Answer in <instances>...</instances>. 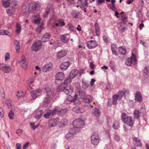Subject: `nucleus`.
Wrapping results in <instances>:
<instances>
[{
    "label": "nucleus",
    "mask_w": 149,
    "mask_h": 149,
    "mask_svg": "<svg viewBox=\"0 0 149 149\" xmlns=\"http://www.w3.org/2000/svg\"><path fill=\"white\" fill-rule=\"evenodd\" d=\"M46 91L44 95V102L45 103H47L49 101L52 95H53V90L48 86H46L44 88Z\"/></svg>",
    "instance_id": "obj_1"
},
{
    "label": "nucleus",
    "mask_w": 149,
    "mask_h": 149,
    "mask_svg": "<svg viewBox=\"0 0 149 149\" xmlns=\"http://www.w3.org/2000/svg\"><path fill=\"white\" fill-rule=\"evenodd\" d=\"M123 92L122 91H120L118 93L117 95L113 96V99L111 100H109L108 101V104L111 105L112 103L113 104H116L117 100H119L123 97Z\"/></svg>",
    "instance_id": "obj_2"
},
{
    "label": "nucleus",
    "mask_w": 149,
    "mask_h": 149,
    "mask_svg": "<svg viewBox=\"0 0 149 149\" xmlns=\"http://www.w3.org/2000/svg\"><path fill=\"white\" fill-rule=\"evenodd\" d=\"M122 119L124 123L129 126H132L133 125L134 122L132 120V118L128 116L126 113H122Z\"/></svg>",
    "instance_id": "obj_3"
},
{
    "label": "nucleus",
    "mask_w": 149,
    "mask_h": 149,
    "mask_svg": "<svg viewBox=\"0 0 149 149\" xmlns=\"http://www.w3.org/2000/svg\"><path fill=\"white\" fill-rule=\"evenodd\" d=\"M40 7L39 4L34 2L28 5L27 10L29 13H32L35 10Z\"/></svg>",
    "instance_id": "obj_4"
},
{
    "label": "nucleus",
    "mask_w": 149,
    "mask_h": 149,
    "mask_svg": "<svg viewBox=\"0 0 149 149\" xmlns=\"http://www.w3.org/2000/svg\"><path fill=\"white\" fill-rule=\"evenodd\" d=\"M42 43L41 41L37 40L34 42L31 47V49L35 52L39 51L41 48Z\"/></svg>",
    "instance_id": "obj_5"
},
{
    "label": "nucleus",
    "mask_w": 149,
    "mask_h": 149,
    "mask_svg": "<svg viewBox=\"0 0 149 149\" xmlns=\"http://www.w3.org/2000/svg\"><path fill=\"white\" fill-rule=\"evenodd\" d=\"M42 90L39 88H37L33 90L31 92V95L33 99H36L38 96H40L42 93Z\"/></svg>",
    "instance_id": "obj_6"
},
{
    "label": "nucleus",
    "mask_w": 149,
    "mask_h": 149,
    "mask_svg": "<svg viewBox=\"0 0 149 149\" xmlns=\"http://www.w3.org/2000/svg\"><path fill=\"white\" fill-rule=\"evenodd\" d=\"M20 65L21 67L24 69H26L27 67V59L25 56L22 55L20 58Z\"/></svg>",
    "instance_id": "obj_7"
},
{
    "label": "nucleus",
    "mask_w": 149,
    "mask_h": 149,
    "mask_svg": "<svg viewBox=\"0 0 149 149\" xmlns=\"http://www.w3.org/2000/svg\"><path fill=\"white\" fill-rule=\"evenodd\" d=\"M32 21L35 24H39L40 22L41 18L39 13H34L32 16Z\"/></svg>",
    "instance_id": "obj_8"
},
{
    "label": "nucleus",
    "mask_w": 149,
    "mask_h": 149,
    "mask_svg": "<svg viewBox=\"0 0 149 149\" xmlns=\"http://www.w3.org/2000/svg\"><path fill=\"white\" fill-rule=\"evenodd\" d=\"M91 142L94 145H97L99 143V136L96 133H93L91 137Z\"/></svg>",
    "instance_id": "obj_9"
},
{
    "label": "nucleus",
    "mask_w": 149,
    "mask_h": 149,
    "mask_svg": "<svg viewBox=\"0 0 149 149\" xmlns=\"http://www.w3.org/2000/svg\"><path fill=\"white\" fill-rule=\"evenodd\" d=\"M84 123L81 119H77L74 121L73 123V125L75 128H79L84 124Z\"/></svg>",
    "instance_id": "obj_10"
},
{
    "label": "nucleus",
    "mask_w": 149,
    "mask_h": 149,
    "mask_svg": "<svg viewBox=\"0 0 149 149\" xmlns=\"http://www.w3.org/2000/svg\"><path fill=\"white\" fill-rule=\"evenodd\" d=\"M67 53L66 51L62 50L57 52L56 53V57L57 59H61L66 56Z\"/></svg>",
    "instance_id": "obj_11"
},
{
    "label": "nucleus",
    "mask_w": 149,
    "mask_h": 149,
    "mask_svg": "<svg viewBox=\"0 0 149 149\" xmlns=\"http://www.w3.org/2000/svg\"><path fill=\"white\" fill-rule=\"evenodd\" d=\"M52 67V64L49 63L45 64L42 68V70L44 72H47L51 70Z\"/></svg>",
    "instance_id": "obj_12"
},
{
    "label": "nucleus",
    "mask_w": 149,
    "mask_h": 149,
    "mask_svg": "<svg viewBox=\"0 0 149 149\" xmlns=\"http://www.w3.org/2000/svg\"><path fill=\"white\" fill-rule=\"evenodd\" d=\"M73 88L70 86H65L64 89V92L66 94H68L70 93L73 92Z\"/></svg>",
    "instance_id": "obj_13"
},
{
    "label": "nucleus",
    "mask_w": 149,
    "mask_h": 149,
    "mask_svg": "<svg viewBox=\"0 0 149 149\" xmlns=\"http://www.w3.org/2000/svg\"><path fill=\"white\" fill-rule=\"evenodd\" d=\"M70 36L68 34H65L62 36L61 39L62 41L65 43H67L70 40Z\"/></svg>",
    "instance_id": "obj_14"
},
{
    "label": "nucleus",
    "mask_w": 149,
    "mask_h": 149,
    "mask_svg": "<svg viewBox=\"0 0 149 149\" xmlns=\"http://www.w3.org/2000/svg\"><path fill=\"white\" fill-rule=\"evenodd\" d=\"M2 69L4 73H9L11 71L10 66L8 65L3 64L2 67Z\"/></svg>",
    "instance_id": "obj_15"
},
{
    "label": "nucleus",
    "mask_w": 149,
    "mask_h": 149,
    "mask_svg": "<svg viewBox=\"0 0 149 149\" xmlns=\"http://www.w3.org/2000/svg\"><path fill=\"white\" fill-rule=\"evenodd\" d=\"M64 74L63 72L57 73L55 75V79L58 80H62L64 78Z\"/></svg>",
    "instance_id": "obj_16"
},
{
    "label": "nucleus",
    "mask_w": 149,
    "mask_h": 149,
    "mask_svg": "<svg viewBox=\"0 0 149 149\" xmlns=\"http://www.w3.org/2000/svg\"><path fill=\"white\" fill-rule=\"evenodd\" d=\"M70 64L68 62H65L62 63L60 65V68L62 70H65L67 69L69 66Z\"/></svg>",
    "instance_id": "obj_17"
},
{
    "label": "nucleus",
    "mask_w": 149,
    "mask_h": 149,
    "mask_svg": "<svg viewBox=\"0 0 149 149\" xmlns=\"http://www.w3.org/2000/svg\"><path fill=\"white\" fill-rule=\"evenodd\" d=\"M75 133V132L74 129L70 130L69 132L66 135L65 137L67 139H70Z\"/></svg>",
    "instance_id": "obj_18"
},
{
    "label": "nucleus",
    "mask_w": 149,
    "mask_h": 149,
    "mask_svg": "<svg viewBox=\"0 0 149 149\" xmlns=\"http://www.w3.org/2000/svg\"><path fill=\"white\" fill-rule=\"evenodd\" d=\"M87 46L89 49L94 48L97 46V44L95 41L90 40L87 43Z\"/></svg>",
    "instance_id": "obj_19"
},
{
    "label": "nucleus",
    "mask_w": 149,
    "mask_h": 149,
    "mask_svg": "<svg viewBox=\"0 0 149 149\" xmlns=\"http://www.w3.org/2000/svg\"><path fill=\"white\" fill-rule=\"evenodd\" d=\"M135 100L138 102H141L142 101V97L140 92H137L135 96Z\"/></svg>",
    "instance_id": "obj_20"
},
{
    "label": "nucleus",
    "mask_w": 149,
    "mask_h": 149,
    "mask_svg": "<svg viewBox=\"0 0 149 149\" xmlns=\"http://www.w3.org/2000/svg\"><path fill=\"white\" fill-rule=\"evenodd\" d=\"M78 72V70H74L70 72L69 76L71 79H72L77 76Z\"/></svg>",
    "instance_id": "obj_21"
},
{
    "label": "nucleus",
    "mask_w": 149,
    "mask_h": 149,
    "mask_svg": "<svg viewBox=\"0 0 149 149\" xmlns=\"http://www.w3.org/2000/svg\"><path fill=\"white\" fill-rule=\"evenodd\" d=\"M50 38V34L49 33H46L42 38V40L43 42L48 41Z\"/></svg>",
    "instance_id": "obj_22"
},
{
    "label": "nucleus",
    "mask_w": 149,
    "mask_h": 149,
    "mask_svg": "<svg viewBox=\"0 0 149 149\" xmlns=\"http://www.w3.org/2000/svg\"><path fill=\"white\" fill-rule=\"evenodd\" d=\"M118 28L120 31L123 32L125 31L126 29L125 24L121 23H119L118 24Z\"/></svg>",
    "instance_id": "obj_23"
},
{
    "label": "nucleus",
    "mask_w": 149,
    "mask_h": 149,
    "mask_svg": "<svg viewBox=\"0 0 149 149\" xmlns=\"http://www.w3.org/2000/svg\"><path fill=\"white\" fill-rule=\"evenodd\" d=\"M95 26L96 34L97 36H99L100 35V33L99 25L98 24L96 23L95 24Z\"/></svg>",
    "instance_id": "obj_24"
},
{
    "label": "nucleus",
    "mask_w": 149,
    "mask_h": 149,
    "mask_svg": "<svg viewBox=\"0 0 149 149\" xmlns=\"http://www.w3.org/2000/svg\"><path fill=\"white\" fill-rule=\"evenodd\" d=\"M59 120L57 119H54L52 120V124H50L49 126L50 127H55L58 123Z\"/></svg>",
    "instance_id": "obj_25"
},
{
    "label": "nucleus",
    "mask_w": 149,
    "mask_h": 149,
    "mask_svg": "<svg viewBox=\"0 0 149 149\" xmlns=\"http://www.w3.org/2000/svg\"><path fill=\"white\" fill-rule=\"evenodd\" d=\"M2 1L3 6L5 7H7L10 5V0H2Z\"/></svg>",
    "instance_id": "obj_26"
},
{
    "label": "nucleus",
    "mask_w": 149,
    "mask_h": 149,
    "mask_svg": "<svg viewBox=\"0 0 149 149\" xmlns=\"http://www.w3.org/2000/svg\"><path fill=\"white\" fill-rule=\"evenodd\" d=\"M75 92H77V93L80 96L81 98H84L85 97V93L84 92L78 90H76Z\"/></svg>",
    "instance_id": "obj_27"
},
{
    "label": "nucleus",
    "mask_w": 149,
    "mask_h": 149,
    "mask_svg": "<svg viewBox=\"0 0 149 149\" xmlns=\"http://www.w3.org/2000/svg\"><path fill=\"white\" fill-rule=\"evenodd\" d=\"M42 114V110L38 111L36 113L35 118L37 120H39Z\"/></svg>",
    "instance_id": "obj_28"
},
{
    "label": "nucleus",
    "mask_w": 149,
    "mask_h": 149,
    "mask_svg": "<svg viewBox=\"0 0 149 149\" xmlns=\"http://www.w3.org/2000/svg\"><path fill=\"white\" fill-rule=\"evenodd\" d=\"M6 103L9 108H11L13 106V104L11 100L9 99H6Z\"/></svg>",
    "instance_id": "obj_29"
},
{
    "label": "nucleus",
    "mask_w": 149,
    "mask_h": 149,
    "mask_svg": "<svg viewBox=\"0 0 149 149\" xmlns=\"http://www.w3.org/2000/svg\"><path fill=\"white\" fill-rule=\"evenodd\" d=\"M119 52L122 55H124L126 53V50L123 47H119L118 48Z\"/></svg>",
    "instance_id": "obj_30"
},
{
    "label": "nucleus",
    "mask_w": 149,
    "mask_h": 149,
    "mask_svg": "<svg viewBox=\"0 0 149 149\" xmlns=\"http://www.w3.org/2000/svg\"><path fill=\"white\" fill-rule=\"evenodd\" d=\"M65 86L63 84H62L61 85H59L57 88L58 91H64V89L65 88Z\"/></svg>",
    "instance_id": "obj_31"
},
{
    "label": "nucleus",
    "mask_w": 149,
    "mask_h": 149,
    "mask_svg": "<svg viewBox=\"0 0 149 149\" xmlns=\"http://www.w3.org/2000/svg\"><path fill=\"white\" fill-rule=\"evenodd\" d=\"M92 99L93 97L90 95H88L85 99V100L86 102L90 103L92 101Z\"/></svg>",
    "instance_id": "obj_32"
},
{
    "label": "nucleus",
    "mask_w": 149,
    "mask_h": 149,
    "mask_svg": "<svg viewBox=\"0 0 149 149\" xmlns=\"http://www.w3.org/2000/svg\"><path fill=\"white\" fill-rule=\"evenodd\" d=\"M132 61V58H129L126 61L125 64L126 65L128 66H130L131 65Z\"/></svg>",
    "instance_id": "obj_33"
},
{
    "label": "nucleus",
    "mask_w": 149,
    "mask_h": 149,
    "mask_svg": "<svg viewBox=\"0 0 149 149\" xmlns=\"http://www.w3.org/2000/svg\"><path fill=\"white\" fill-rule=\"evenodd\" d=\"M93 114L94 116L96 117L99 116L100 114V112L98 110V109L97 108H95L94 109V111Z\"/></svg>",
    "instance_id": "obj_34"
},
{
    "label": "nucleus",
    "mask_w": 149,
    "mask_h": 149,
    "mask_svg": "<svg viewBox=\"0 0 149 149\" xmlns=\"http://www.w3.org/2000/svg\"><path fill=\"white\" fill-rule=\"evenodd\" d=\"M8 116L10 119L13 120L14 119V113L12 111H10L9 113Z\"/></svg>",
    "instance_id": "obj_35"
},
{
    "label": "nucleus",
    "mask_w": 149,
    "mask_h": 149,
    "mask_svg": "<svg viewBox=\"0 0 149 149\" xmlns=\"http://www.w3.org/2000/svg\"><path fill=\"white\" fill-rule=\"evenodd\" d=\"M15 11V9L13 7L10 8L7 11L9 15L14 13Z\"/></svg>",
    "instance_id": "obj_36"
},
{
    "label": "nucleus",
    "mask_w": 149,
    "mask_h": 149,
    "mask_svg": "<svg viewBox=\"0 0 149 149\" xmlns=\"http://www.w3.org/2000/svg\"><path fill=\"white\" fill-rule=\"evenodd\" d=\"M24 95V93L22 91H18L16 94V96L18 97H21L23 96Z\"/></svg>",
    "instance_id": "obj_37"
},
{
    "label": "nucleus",
    "mask_w": 149,
    "mask_h": 149,
    "mask_svg": "<svg viewBox=\"0 0 149 149\" xmlns=\"http://www.w3.org/2000/svg\"><path fill=\"white\" fill-rule=\"evenodd\" d=\"M16 28V32L17 33L19 34L20 32L21 29L20 25L19 23H17V24Z\"/></svg>",
    "instance_id": "obj_38"
},
{
    "label": "nucleus",
    "mask_w": 149,
    "mask_h": 149,
    "mask_svg": "<svg viewBox=\"0 0 149 149\" xmlns=\"http://www.w3.org/2000/svg\"><path fill=\"white\" fill-rule=\"evenodd\" d=\"M76 111L77 113H81L84 112V110L82 108L79 107L76 109Z\"/></svg>",
    "instance_id": "obj_39"
},
{
    "label": "nucleus",
    "mask_w": 149,
    "mask_h": 149,
    "mask_svg": "<svg viewBox=\"0 0 149 149\" xmlns=\"http://www.w3.org/2000/svg\"><path fill=\"white\" fill-rule=\"evenodd\" d=\"M108 6L109 8L111 9L114 11H116V8L115 7L114 5L109 4L108 5Z\"/></svg>",
    "instance_id": "obj_40"
},
{
    "label": "nucleus",
    "mask_w": 149,
    "mask_h": 149,
    "mask_svg": "<svg viewBox=\"0 0 149 149\" xmlns=\"http://www.w3.org/2000/svg\"><path fill=\"white\" fill-rule=\"evenodd\" d=\"M34 79L33 78L29 79L26 80V83L29 84H32L34 81Z\"/></svg>",
    "instance_id": "obj_41"
},
{
    "label": "nucleus",
    "mask_w": 149,
    "mask_h": 149,
    "mask_svg": "<svg viewBox=\"0 0 149 149\" xmlns=\"http://www.w3.org/2000/svg\"><path fill=\"white\" fill-rule=\"evenodd\" d=\"M71 79V78L69 76L68 78L66 79L64 81V83H63L64 84H67L68 83H70L71 81V79Z\"/></svg>",
    "instance_id": "obj_42"
},
{
    "label": "nucleus",
    "mask_w": 149,
    "mask_h": 149,
    "mask_svg": "<svg viewBox=\"0 0 149 149\" xmlns=\"http://www.w3.org/2000/svg\"><path fill=\"white\" fill-rule=\"evenodd\" d=\"M76 94L74 96V97H72V101L73 102H75L76 101L78 100L77 96L78 95V94L77 93V92H75Z\"/></svg>",
    "instance_id": "obj_43"
},
{
    "label": "nucleus",
    "mask_w": 149,
    "mask_h": 149,
    "mask_svg": "<svg viewBox=\"0 0 149 149\" xmlns=\"http://www.w3.org/2000/svg\"><path fill=\"white\" fill-rule=\"evenodd\" d=\"M82 85L84 88H87L88 87L89 84L88 83L84 81H82Z\"/></svg>",
    "instance_id": "obj_44"
},
{
    "label": "nucleus",
    "mask_w": 149,
    "mask_h": 149,
    "mask_svg": "<svg viewBox=\"0 0 149 149\" xmlns=\"http://www.w3.org/2000/svg\"><path fill=\"white\" fill-rule=\"evenodd\" d=\"M136 56V55H134V54H132L130 58H132V61H133L135 63H136L137 61Z\"/></svg>",
    "instance_id": "obj_45"
},
{
    "label": "nucleus",
    "mask_w": 149,
    "mask_h": 149,
    "mask_svg": "<svg viewBox=\"0 0 149 149\" xmlns=\"http://www.w3.org/2000/svg\"><path fill=\"white\" fill-rule=\"evenodd\" d=\"M134 115L135 117L138 118L139 116V112L138 110H135L134 112Z\"/></svg>",
    "instance_id": "obj_46"
},
{
    "label": "nucleus",
    "mask_w": 149,
    "mask_h": 149,
    "mask_svg": "<svg viewBox=\"0 0 149 149\" xmlns=\"http://www.w3.org/2000/svg\"><path fill=\"white\" fill-rule=\"evenodd\" d=\"M10 54L9 53H7L6 54L5 56V60L7 61L10 58Z\"/></svg>",
    "instance_id": "obj_47"
},
{
    "label": "nucleus",
    "mask_w": 149,
    "mask_h": 149,
    "mask_svg": "<svg viewBox=\"0 0 149 149\" xmlns=\"http://www.w3.org/2000/svg\"><path fill=\"white\" fill-rule=\"evenodd\" d=\"M51 114V111H49L47 112L46 114H44V117L45 118H49V116Z\"/></svg>",
    "instance_id": "obj_48"
},
{
    "label": "nucleus",
    "mask_w": 149,
    "mask_h": 149,
    "mask_svg": "<svg viewBox=\"0 0 149 149\" xmlns=\"http://www.w3.org/2000/svg\"><path fill=\"white\" fill-rule=\"evenodd\" d=\"M30 125L31 126V129L33 130H35L38 127V125H35L34 123H31Z\"/></svg>",
    "instance_id": "obj_49"
},
{
    "label": "nucleus",
    "mask_w": 149,
    "mask_h": 149,
    "mask_svg": "<svg viewBox=\"0 0 149 149\" xmlns=\"http://www.w3.org/2000/svg\"><path fill=\"white\" fill-rule=\"evenodd\" d=\"M67 100L68 101L70 102H73L72 96L70 95H68L67 98Z\"/></svg>",
    "instance_id": "obj_50"
},
{
    "label": "nucleus",
    "mask_w": 149,
    "mask_h": 149,
    "mask_svg": "<svg viewBox=\"0 0 149 149\" xmlns=\"http://www.w3.org/2000/svg\"><path fill=\"white\" fill-rule=\"evenodd\" d=\"M22 130L21 129H19L17 130L16 133L17 134L18 136L21 135L22 133Z\"/></svg>",
    "instance_id": "obj_51"
},
{
    "label": "nucleus",
    "mask_w": 149,
    "mask_h": 149,
    "mask_svg": "<svg viewBox=\"0 0 149 149\" xmlns=\"http://www.w3.org/2000/svg\"><path fill=\"white\" fill-rule=\"evenodd\" d=\"M4 35H6L9 36H11V34L9 32L6 30H3Z\"/></svg>",
    "instance_id": "obj_52"
},
{
    "label": "nucleus",
    "mask_w": 149,
    "mask_h": 149,
    "mask_svg": "<svg viewBox=\"0 0 149 149\" xmlns=\"http://www.w3.org/2000/svg\"><path fill=\"white\" fill-rule=\"evenodd\" d=\"M68 3L69 5H71L74 3V0H67Z\"/></svg>",
    "instance_id": "obj_53"
},
{
    "label": "nucleus",
    "mask_w": 149,
    "mask_h": 149,
    "mask_svg": "<svg viewBox=\"0 0 149 149\" xmlns=\"http://www.w3.org/2000/svg\"><path fill=\"white\" fill-rule=\"evenodd\" d=\"M137 50L135 48H134L132 52V54H134L137 55Z\"/></svg>",
    "instance_id": "obj_54"
},
{
    "label": "nucleus",
    "mask_w": 149,
    "mask_h": 149,
    "mask_svg": "<svg viewBox=\"0 0 149 149\" xmlns=\"http://www.w3.org/2000/svg\"><path fill=\"white\" fill-rule=\"evenodd\" d=\"M30 143L29 142H27L23 146V149H27L29 146V145Z\"/></svg>",
    "instance_id": "obj_55"
},
{
    "label": "nucleus",
    "mask_w": 149,
    "mask_h": 149,
    "mask_svg": "<svg viewBox=\"0 0 149 149\" xmlns=\"http://www.w3.org/2000/svg\"><path fill=\"white\" fill-rule=\"evenodd\" d=\"M49 11H50V9L49 8H48L46 10V11H45V13L46 14H45L44 15V17H47L48 16V14L49 13Z\"/></svg>",
    "instance_id": "obj_56"
},
{
    "label": "nucleus",
    "mask_w": 149,
    "mask_h": 149,
    "mask_svg": "<svg viewBox=\"0 0 149 149\" xmlns=\"http://www.w3.org/2000/svg\"><path fill=\"white\" fill-rule=\"evenodd\" d=\"M0 116L1 118L3 117V113L2 109L0 107Z\"/></svg>",
    "instance_id": "obj_57"
},
{
    "label": "nucleus",
    "mask_w": 149,
    "mask_h": 149,
    "mask_svg": "<svg viewBox=\"0 0 149 149\" xmlns=\"http://www.w3.org/2000/svg\"><path fill=\"white\" fill-rule=\"evenodd\" d=\"M15 47L16 51V52L17 53H19L20 49V46H15Z\"/></svg>",
    "instance_id": "obj_58"
},
{
    "label": "nucleus",
    "mask_w": 149,
    "mask_h": 149,
    "mask_svg": "<svg viewBox=\"0 0 149 149\" xmlns=\"http://www.w3.org/2000/svg\"><path fill=\"white\" fill-rule=\"evenodd\" d=\"M49 111H51V113H52V114L53 115H54L57 111V109L55 108L54 110H50Z\"/></svg>",
    "instance_id": "obj_59"
},
{
    "label": "nucleus",
    "mask_w": 149,
    "mask_h": 149,
    "mask_svg": "<svg viewBox=\"0 0 149 149\" xmlns=\"http://www.w3.org/2000/svg\"><path fill=\"white\" fill-rule=\"evenodd\" d=\"M124 95H127L129 93V91L127 89H125L123 90Z\"/></svg>",
    "instance_id": "obj_60"
},
{
    "label": "nucleus",
    "mask_w": 149,
    "mask_h": 149,
    "mask_svg": "<svg viewBox=\"0 0 149 149\" xmlns=\"http://www.w3.org/2000/svg\"><path fill=\"white\" fill-rule=\"evenodd\" d=\"M135 145L136 146H141V144L140 142V141L139 140H137V143L135 144Z\"/></svg>",
    "instance_id": "obj_61"
},
{
    "label": "nucleus",
    "mask_w": 149,
    "mask_h": 149,
    "mask_svg": "<svg viewBox=\"0 0 149 149\" xmlns=\"http://www.w3.org/2000/svg\"><path fill=\"white\" fill-rule=\"evenodd\" d=\"M14 45L15 47L19 46V43L17 40H15L14 42Z\"/></svg>",
    "instance_id": "obj_62"
},
{
    "label": "nucleus",
    "mask_w": 149,
    "mask_h": 149,
    "mask_svg": "<svg viewBox=\"0 0 149 149\" xmlns=\"http://www.w3.org/2000/svg\"><path fill=\"white\" fill-rule=\"evenodd\" d=\"M16 148L17 149H21V145L19 143H17L16 144Z\"/></svg>",
    "instance_id": "obj_63"
},
{
    "label": "nucleus",
    "mask_w": 149,
    "mask_h": 149,
    "mask_svg": "<svg viewBox=\"0 0 149 149\" xmlns=\"http://www.w3.org/2000/svg\"><path fill=\"white\" fill-rule=\"evenodd\" d=\"M95 80L94 79H92L91 80V82H90L91 85V86H93L94 84L95 83Z\"/></svg>",
    "instance_id": "obj_64"
}]
</instances>
